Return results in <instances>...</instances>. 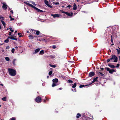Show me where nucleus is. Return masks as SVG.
Returning a JSON list of instances; mask_svg holds the SVG:
<instances>
[{
    "label": "nucleus",
    "instance_id": "f257e3e1",
    "mask_svg": "<svg viewBox=\"0 0 120 120\" xmlns=\"http://www.w3.org/2000/svg\"><path fill=\"white\" fill-rule=\"evenodd\" d=\"M24 3L26 4L27 5L29 6L30 7H31L32 8H34L38 12H43V11L40 10L38 8H37L35 7L34 6H33V5H32V4H30L28 3H27V2H24Z\"/></svg>",
    "mask_w": 120,
    "mask_h": 120
},
{
    "label": "nucleus",
    "instance_id": "f03ea898",
    "mask_svg": "<svg viewBox=\"0 0 120 120\" xmlns=\"http://www.w3.org/2000/svg\"><path fill=\"white\" fill-rule=\"evenodd\" d=\"M8 71L9 75L12 76H15L16 74V70L11 68H9Z\"/></svg>",
    "mask_w": 120,
    "mask_h": 120
},
{
    "label": "nucleus",
    "instance_id": "7ed1b4c3",
    "mask_svg": "<svg viewBox=\"0 0 120 120\" xmlns=\"http://www.w3.org/2000/svg\"><path fill=\"white\" fill-rule=\"evenodd\" d=\"M117 58L115 55H112V57L111 58V61L114 62H116L117 61Z\"/></svg>",
    "mask_w": 120,
    "mask_h": 120
},
{
    "label": "nucleus",
    "instance_id": "20e7f679",
    "mask_svg": "<svg viewBox=\"0 0 120 120\" xmlns=\"http://www.w3.org/2000/svg\"><path fill=\"white\" fill-rule=\"evenodd\" d=\"M105 69L107 71H109V73L111 74H112L113 72L115 71L113 69L111 70L108 68H106Z\"/></svg>",
    "mask_w": 120,
    "mask_h": 120
},
{
    "label": "nucleus",
    "instance_id": "39448f33",
    "mask_svg": "<svg viewBox=\"0 0 120 120\" xmlns=\"http://www.w3.org/2000/svg\"><path fill=\"white\" fill-rule=\"evenodd\" d=\"M41 98L39 97H37L35 99L36 101L38 103H39L41 102Z\"/></svg>",
    "mask_w": 120,
    "mask_h": 120
},
{
    "label": "nucleus",
    "instance_id": "423d86ee",
    "mask_svg": "<svg viewBox=\"0 0 120 120\" xmlns=\"http://www.w3.org/2000/svg\"><path fill=\"white\" fill-rule=\"evenodd\" d=\"M3 5L2 6V8L4 10H6L7 8V4L5 2H3L2 3Z\"/></svg>",
    "mask_w": 120,
    "mask_h": 120
},
{
    "label": "nucleus",
    "instance_id": "0eeeda50",
    "mask_svg": "<svg viewBox=\"0 0 120 120\" xmlns=\"http://www.w3.org/2000/svg\"><path fill=\"white\" fill-rule=\"evenodd\" d=\"M51 15L53 16V18H56L60 16V15L58 14H51Z\"/></svg>",
    "mask_w": 120,
    "mask_h": 120
},
{
    "label": "nucleus",
    "instance_id": "6e6552de",
    "mask_svg": "<svg viewBox=\"0 0 120 120\" xmlns=\"http://www.w3.org/2000/svg\"><path fill=\"white\" fill-rule=\"evenodd\" d=\"M40 50V48H38L36 49L35 50V51L33 52V53L34 54H35L38 53V52Z\"/></svg>",
    "mask_w": 120,
    "mask_h": 120
},
{
    "label": "nucleus",
    "instance_id": "1a4fd4ad",
    "mask_svg": "<svg viewBox=\"0 0 120 120\" xmlns=\"http://www.w3.org/2000/svg\"><path fill=\"white\" fill-rule=\"evenodd\" d=\"M94 75V73L93 72H90L89 74V77H91Z\"/></svg>",
    "mask_w": 120,
    "mask_h": 120
},
{
    "label": "nucleus",
    "instance_id": "9d476101",
    "mask_svg": "<svg viewBox=\"0 0 120 120\" xmlns=\"http://www.w3.org/2000/svg\"><path fill=\"white\" fill-rule=\"evenodd\" d=\"M15 36H14L13 37H9L8 38H10L12 40H17V39L16 38H15L14 37H15Z\"/></svg>",
    "mask_w": 120,
    "mask_h": 120
},
{
    "label": "nucleus",
    "instance_id": "9b49d317",
    "mask_svg": "<svg viewBox=\"0 0 120 120\" xmlns=\"http://www.w3.org/2000/svg\"><path fill=\"white\" fill-rule=\"evenodd\" d=\"M66 14L69 16H71L73 14V13L72 12H71V13H70L68 12H67L66 13Z\"/></svg>",
    "mask_w": 120,
    "mask_h": 120
},
{
    "label": "nucleus",
    "instance_id": "f8f14e48",
    "mask_svg": "<svg viewBox=\"0 0 120 120\" xmlns=\"http://www.w3.org/2000/svg\"><path fill=\"white\" fill-rule=\"evenodd\" d=\"M52 81L53 82L56 83L58 82V79L57 78H56L52 80Z\"/></svg>",
    "mask_w": 120,
    "mask_h": 120
},
{
    "label": "nucleus",
    "instance_id": "ddd939ff",
    "mask_svg": "<svg viewBox=\"0 0 120 120\" xmlns=\"http://www.w3.org/2000/svg\"><path fill=\"white\" fill-rule=\"evenodd\" d=\"M108 66H109L110 68H114L115 67L113 65L108 64Z\"/></svg>",
    "mask_w": 120,
    "mask_h": 120
},
{
    "label": "nucleus",
    "instance_id": "4468645a",
    "mask_svg": "<svg viewBox=\"0 0 120 120\" xmlns=\"http://www.w3.org/2000/svg\"><path fill=\"white\" fill-rule=\"evenodd\" d=\"M76 5L75 4H74L73 5V9L74 10H76L77 9Z\"/></svg>",
    "mask_w": 120,
    "mask_h": 120
},
{
    "label": "nucleus",
    "instance_id": "2eb2a0df",
    "mask_svg": "<svg viewBox=\"0 0 120 120\" xmlns=\"http://www.w3.org/2000/svg\"><path fill=\"white\" fill-rule=\"evenodd\" d=\"M119 49H116V50L117 51V54H119L120 53V48L118 47Z\"/></svg>",
    "mask_w": 120,
    "mask_h": 120
},
{
    "label": "nucleus",
    "instance_id": "dca6fc26",
    "mask_svg": "<svg viewBox=\"0 0 120 120\" xmlns=\"http://www.w3.org/2000/svg\"><path fill=\"white\" fill-rule=\"evenodd\" d=\"M29 37V39H33L34 38V36L31 35H30Z\"/></svg>",
    "mask_w": 120,
    "mask_h": 120
},
{
    "label": "nucleus",
    "instance_id": "f3484780",
    "mask_svg": "<svg viewBox=\"0 0 120 120\" xmlns=\"http://www.w3.org/2000/svg\"><path fill=\"white\" fill-rule=\"evenodd\" d=\"M44 2L45 4L47 5L49 4L47 0H44Z\"/></svg>",
    "mask_w": 120,
    "mask_h": 120
},
{
    "label": "nucleus",
    "instance_id": "a211bd4d",
    "mask_svg": "<svg viewBox=\"0 0 120 120\" xmlns=\"http://www.w3.org/2000/svg\"><path fill=\"white\" fill-rule=\"evenodd\" d=\"M98 74L99 75L101 76H103L104 75V74L102 73L101 72H99V73H98Z\"/></svg>",
    "mask_w": 120,
    "mask_h": 120
},
{
    "label": "nucleus",
    "instance_id": "6ab92c4d",
    "mask_svg": "<svg viewBox=\"0 0 120 120\" xmlns=\"http://www.w3.org/2000/svg\"><path fill=\"white\" fill-rule=\"evenodd\" d=\"M44 53V52L43 50H42L40 51L39 53L42 55Z\"/></svg>",
    "mask_w": 120,
    "mask_h": 120
},
{
    "label": "nucleus",
    "instance_id": "aec40b11",
    "mask_svg": "<svg viewBox=\"0 0 120 120\" xmlns=\"http://www.w3.org/2000/svg\"><path fill=\"white\" fill-rule=\"evenodd\" d=\"M76 86V83H75L72 86V87L73 88H75Z\"/></svg>",
    "mask_w": 120,
    "mask_h": 120
},
{
    "label": "nucleus",
    "instance_id": "412c9836",
    "mask_svg": "<svg viewBox=\"0 0 120 120\" xmlns=\"http://www.w3.org/2000/svg\"><path fill=\"white\" fill-rule=\"evenodd\" d=\"M57 85L56 83H55V82H53L52 83V87H54L55 86H56Z\"/></svg>",
    "mask_w": 120,
    "mask_h": 120
},
{
    "label": "nucleus",
    "instance_id": "4be33fe9",
    "mask_svg": "<svg viewBox=\"0 0 120 120\" xmlns=\"http://www.w3.org/2000/svg\"><path fill=\"white\" fill-rule=\"evenodd\" d=\"M81 116V115L79 113H78L77 114V116H76V117L77 118H79V117Z\"/></svg>",
    "mask_w": 120,
    "mask_h": 120
},
{
    "label": "nucleus",
    "instance_id": "5701e85b",
    "mask_svg": "<svg viewBox=\"0 0 120 120\" xmlns=\"http://www.w3.org/2000/svg\"><path fill=\"white\" fill-rule=\"evenodd\" d=\"M1 22L2 23V24L4 26V27H5L6 24H5V23L4 22V21H2V20H1Z\"/></svg>",
    "mask_w": 120,
    "mask_h": 120
},
{
    "label": "nucleus",
    "instance_id": "b1692460",
    "mask_svg": "<svg viewBox=\"0 0 120 120\" xmlns=\"http://www.w3.org/2000/svg\"><path fill=\"white\" fill-rule=\"evenodd\" d=\"M53 4V5H59V2H53L52 3Z\"/></svg>",
    "mask_w": 120,
    "mask_h": 120
},
{
    "label": "nucleus",
    "instance_id": "393cba45",
    "mask_svg": "<svg viewBox=\"0 0 120 120\" xmlns=\"http://www.w3.org/2000/svg\"><path fill=\"white\" fill-rule=\"evenodd\" d=\"M49 65L51 67L55 68L56 67V66L55 65L49 64Z\"/></svg>",
    "mask_w": 120,
    "mask_h": 120
},
{
    "label": "nucleus",
    "instance_id": "a878e982",
    "mask_svg": "<svg viewBox=\"0 0 120 120\" xmlns=\"http://www.w3.org/2000/svg\"><path fill=\"white\" fill-rule=\"evenodd\" d=\"M34 32V33H35V31L33 30H32V29H31L30 31V33L31 34L33 32Z\"/></svg>",
    "mask_w": 120,
    "mask_h": 120
},
{
    "label": "nucleus",
    "instance_id": "bb28decb",
    "mask_svg": "<svg viewBox=\"0 0 120 120\" xmlns=\"http://www.w3.org/2000/svg\"><path fill=\"white\" fill-rule=\"evenodd\" d=\"M9 40L8 39H7L6 40H4V42H5L6 43H8L9 42Z\"/></svg>",
    "mask_w": 120,
    "mask_h": 120
},
{
    "label": "nucleus",
    "instance_id": "cd10ccee",
    "mask_svg": "<svg viewBox=\"0 0 120 120\" xmlns=\"http://www.w3.org/2000/svg\"><path fill=\"white\" fill-rule=\"evenodd\" d=\"M5 58L6 60L7 61H8L10 60L9 58L8 57H6Z\"/></svg>",
    "mask_w": 120,
    "mask_h": 120
},
{
    "label": "nucleus",
    "instance_id": "c85d7f7f",
    "mask_svg": "<svg viewBox=\"0 0 120 120\" xmlns=\"http://www.w3.org/2000/svg\"><path fill=\"white\" fill-rule=\"evenodd\" d=\"M2 99V100L4 101H5L6 100V98L5 97L3 98Z\"/></svg>",
    "mask_w": 120,
    "mask_h": 120
},
{
    "label": "nucleus",
    "instance_id": "c756f323",
    "mask_svg": "<svg viewBox=\"0 0 120 120\" xmlns=\"http://www.w3.org/2000/svg\"><path fill=\"white\" fill-rule=\"evenodd\" d=\"M10 120H16V118L14 117H13L10 119Z\"/></svg>",
    "mask_w": 120,
    "mask_h": 120
},
{
    "label": "nucleus",
    "instance_id": "7c9ffc66",
    "mask_svg": "<svg viewBox=\"0 0 120 120\" xmlns=\"http://www.w3.org/2000/svg\"><path fill=\"white\" fill-rule=\"evenodd\" d=\"M15 51V49L14 48L12 49L11 50V52L12 53H14Z\"/></svg>",
    "mask_w": 120,
    "mask_h": 120
},
{
    "label": "nucleus",
    "instance_id": "2f4dec72",
    "mask_svg": "<svg viewBox=\"0 0 120 120\" xmlns=\"http://www.w3.org/2000/svg\"><path fill=\"white\" fill-rule=\"evenodd\" d=\"M98 77H96L95 78H94V81H97V79L98 78Z\"/></svg>",
    "mask_w": 120,
    "mask_h": 120
},
{
    "label": "nucleus",
    "instance_id": "473e14b6",
    "mask_svg": "<svg viewBox=\"0 0 120 120\" xmlns=\"http://www.w3.org/2000/svg\"><path fill=\"white\" fill-rule=\"evenodd\" d=\"M40 34V32L39 31H37L36 32V34L37 35H38Z\"/></svg>",
    "mask_w": 120,
    "mask_h": 120
},
{
    "label": "nucleus",
    "instance_id": "72a5a7b5",
    "mask_svg": "<svg viewBox=\"0 0 120 120\" xmlns=\"http://www.w3.org/2000/svg\"><path fill=\"white\" fill-rule=\"evenodd\" d=\"M9 18H10V20L11 21L14 20V18H12L11 16L10 15V16Z\"/></svg>",
    "mask_w": 120,
    "mask_h": 120
},
{
    "label": "nucleus",
    "instance_id": "f704fd0d",
    "mask_svg": "<svg viewBox=\"0 0 120 120\" xmlns=\"http://www.w3.org/2000/svg\"><path fill=\"white\" fill-rule=\"evenodd\" d=\"M87 86L86 85L85 86ZM85 86L84 85H81L79 87L80 88H82L83 87H84Z\"/></svg>",
    "mask_w": 120,
    "mask_h": 120
},
{
    "label": "nucleus",
    "instance_id": "c9c22d12",
    "mask_svg": "<svg viewBox=\"0 0 120 120\" xmlns=\"http://www.w3.org/2000/svg\"><path fill=\"white\" fill-rule=\"evenodd\" d=\"M68 82L69 83H73V81H71V80L70 79L68 80Z\"/></svg>",
    "mask_w": 120,
    "mask_h": 120
},
{
    "label": "nucleus",
    "instance_id": "e433bc0d",
    "mask_svg": "<svg viewBox=\"0 0 120 120\" xmlns=\"http://www.w3.org/2000/svg\"><path fill=\"white\" fill-rule=\"evenodd\" d=\"M16 60L15 59H14L13 60V63L14 65H15V61Z\"/></svg>",
    "mask_w": 120,
    "mask_h": 120
},
{
    "label": "nucleus",
    "instance_id": "4c0bfd02",
    "mask_svg": "<svg viewBox=\"0 0 120 120\" xmlns=\"http://www.w3.org/2000/svg\"><path fill=\"white\" fill-rule=\"evenodd\" d=\"M9 29L12 32H13L14 31V30H13L12 29V28L10 27L9 28Z\"/></svg>",
    "mask_w": 120,
    "mask_h": 120
},
{
    "label": "nucleus",
    "instance_id": "58836bf2",
    "mask_svg": "<svg viewBox=\"0 0 120 120\" xmlns=\"http://www.w3.org/2000/svg\"><path fill=\"white\" fill-rule=\"evenodd\" d=\"M60 11H61V13H62L65 14H66V13L67 12H65L64 11H63V10H61Z\"/></svg>",
    "mask_w": 120,
    "mask_h": 120
},
{
    "label": "nucleus",
    "instance_id": "ea45409f",
    "mask_svg": "<svg viewBox=\"0 0 120 120\" xmlns=\"http://www.w3.org/2000/svg\"><path fill=\"white\" fill-rule=\"evenodd\" d=\"M47 6L50 8H52V7L51 5L49 4L47 5Z\"/></svg>",
    "mask_w": 120,
    "mask_h": 120
},
{
    "label": "nucleus",
    "instance_id": "a19ab883",
    "mask_svg": "<svg viewBox=\"0 0 120 120\" xmlns=\"http://www.w3.org/2000/svg\"><path fill=\"white\" fill-rule=\"evenodd\" d=\"M47 6L50 8H52V7L51 5L49 4L47 5Z\"/></svg>",
    "mask_w": 120,
    "mask_h": 120
},
{
    "label": "nucleus",
    "instance_id": "79ce46f5",
    "mask_svg": "<svg viewBox=\"0 0 120 120\" xmlns=\"http://www.w3.org/2000/svg\"><path fill=\"white\" fill-rule=\"evenodd\" d=\"M111 60V58H110V59H109L107 60V62H109Z\"/></svg>",
    "mask_w": 120,
    "mask_h": 120
},
{
    "label": "nucleus",
    "instance_id": "37998d69",
    "mask_svg": "<svg viewBox=\"0 0 120 120\" xmlns=\"http://www.w3.org/2000/svg\"><path fill=\"white\" fill-rule=\"evenodd\" d=\"M52 74V72L51 71H49V75H51Z\"/></svg>",
    "mask_w": 120,
    "mask_h": 120
},
{
    "label": "nucleus",
    "instance_id": "c03bdc74",
    "mask_svg": "<svg viewBox=\"0 0 120 120\" xmlns=\"http://www.w3.org/2000/svg\"><path fill=\"white\" fill-rule=\"evenodd\" d=\"M50 57L51 58H55V56H54L51 55L50 56Z\"/></svg>",
    "mask_w": 120,
    "mask_h": 120
},
{
    "label": "nucleus",
    "instance_id": "a18cd8bd",
    "mask_svg": "<svg viewBox=\"0 0 120 120\" xmlns=\"http://www.w3.org/2000/svg\"><path fill=\"white\" fill-rule=\"evenodd\" d=\"M71 7V6L70 5H69L68 6L66 7V8H69Z\"/></svg>",
    "mask_w": 120,
    "mask_h": 120
},
{
    "label": "nucleus",
    "instance_id": "49530a36",
    "mask_svg": "<svg viewBox=\"0 0 120 120\" xmlns=\"http://www.w3.org/2000/svg\"><path fill=\"white\" fill-rule=\"evenodd\" d=\"M52 48L53 49H55L56 48V46L55 45H53L52 46Z\"/></svg>",
    "mask_w": 120,
    "mask_h": 120
},
{
    "label": "nucleus",
    "instance_id": "de8ad7c7",
    "mask_svg": "<svg viewBox=\"0 0 120 120\" xmlns=\"http://www.w3.org/2000/svg\"><path fill=\"white\" fill-rule=\"evenodd\" d=\"M119 65H120V64H117V65H116V67L117 68V67H119Z\"/></svg>",
    "mask_w": 120,
    "mask_h": 120
},
{
    "label": "nucleus",
    "instance_id": "09e8293b",
    "mask_svg": "<svg viewBox=\"0 0 120 120\" xmlns=\"http://www.w3.org/2000/svg\"><path fill=\"white\" fill-rule=\"evenodd\" d=\"M9 46H7L6 47V49H8L9 48Z\"/></svg>",
    "mask_w": 120,
    "mask_h": 120
},
{
    "label": "nucleus",
    "instance_id": "8fccbe9b",
    "mask_svg": "<svg viewBox=\"0 0 120 120\" xmlns=\"http://www.w3.org/2000/svg\"><path fill=\"white\" fill-rule=\"evenodd\" d=\"M32 4H33L34 5H35V4L34 2H33Z\"/></svg>",
    "mask_w": 120,
    "mask_h": 120
},
{
    "label": "nucleus",
    "instance_id": "3c124183",
    "mask_svg": "<svg viewBox=\"0 0 120 120\" xmlns=\"http://www.w3.org/2000/svg\"><path fill=\"white\" fill-rule=\"evenodd\" d=\"M9 35H11V32H10L9 33Z\"/></svg>",
    "mask_w": 120,
    "mask_h": 120
},
{
    "label": "nucleus",
    "instance_id": "603ef678",
    "mask_svg": "<svg viewBox=\"0 0 120 120\" xmlns=\"http://www.w3.org/2000/svg\"><path fill=\"white\" fill-rule=\"evenodd\" d=\"M11 12L12 14L13 13V11L12 10H11L10 11Z\"/></svg>",
    "mask_w": 120,
    "mask_h": 120
},
{
    "label": "nucleus",
    "instance_id": "864d4df0",
    "mask_svg": "<svg viewBox=\"0 0 120 120\" xmlns=\"http://www.w3.org/2000/svg\"><path fill=\"white\" fill-rule=\"evenodd\" d=\"M15 48L17 49H18V47L17 46H16L15 47Z\"/></svg>",
    "mask_w": 120,
    "mask_h": 120
},
{
    "label": "nucleus",
    "instance_id": "5fc2aeb1",
    "mask_svg": "<svg viewBox=\"0 0 120 120\" xmlns=\"http://www.w3.org/2000/svg\"><path fill=\"white\" fill-rule=\"evenodd\" d=\"M111 42H112V43H113V41L112 40V39H111Z\"/></svg>",
    "mask_w": 120,
    "mask_h": 120
},
{
    "label": "nucleus",
    "instance_id": "6e6d98bb",
    "mask_svg": "<svg viewBox=\"0 0 120 120\" xmlns=\"http://www.w3.org/2000/svg\"><path fill=\"white\" fill-rule=\"evenodd\" d=\"M95 81H94V80H93V81H92V82L91 83H94V82H95Z\"/></svg>",
    "mask_w": 120,
    "mask_h": 120
},
{
    "label": "nucleus",
    "instance_id": "4d7b16f0",
    "mask_svg": "<svg viewBox=\"0 0 120 120\" xmlns=\"http://www.w3.org/2000/svg\"><path fill=\"white\" fill-rule=\"evenodd\" d=\"M111 39H112V35H111Z\"/></svg>",
    "mask_w": 120,
    "mask_h": 120
},
{
    "label": "nucleus",
    "instance_id": "13d9d810",
    "mask_svg": "<svg viewBox=\"0 0 120 120\" xmlns=\"http://www.w3.org/2000/svg\"><path fill=\"white\" fill-rule=\"evenodd\" d=\"M119 60L120 61V56H119Z\"/></svg>",
    "mask_w": 120,
    "mask_h": 120
},
{
    "label": "nucleus",
    "instance_id": "bf43d9fd",
    "mask_svg": "<svg viewBox=\"0 0 120 120\" xmlns=\"http://www.w3.org/2000/svg\"><path fill=\"white\" fill-rule=\"evenodd\" d=\"M101 69L102 70H103V68H101Z\"/></svg>",
    "mask_w": 120,
    "mask_h": 120
},
{
    "label": "nucleus",
    "instance_id": "052dcab7",
    "mask_svg": "<svg viewBox=\"0 0 120 120\" xmlns=\"http://www.w3.org/2000/svg\"><path fill=\"white\" fill-rule=\"evenodd\" d=\"M20 34H21L20 33H19L18 34V35H20Z\"/></svg>",
    "mask_w": 120,
    "mask_h": 120
},
{
    "label": "nucleus",
    "instance_id": "680f3d73",
    "mask_svg": "<svg viewBox=\"0 0 120 120\" xmlns=\"http://www.w3.org/2000/svg\"><path fill=\"white\" fill-rule=\"evenodd\" d=\"M62 89V88H59V89L60 90H61Z\"/></svg>",
    "mask_w": 120,
    "mask_h": 120
},
{
    "label": "nucleus",
    "instance_id": "e2e57ef3",
    "mask_svg": "<svg viewBox=\"0 0 120 120\" xmlns=\"http://www.w3.org/2000/svg\"><path fill=\"white\" fill-rule=\"evenodd\" d=\"M17 32V31L16 30L15 31V33H16Z\"/></svg>",
    "mask_w": 120,
    "mask_h": 120
},
{
    "label": "nucleus",
    "instance_id": "0e129e2a",
    "mask_svg": "<svg viewBox=\"0 0 120 120\" xmlns=\"http://www.w3.org/2000/svg\"><path fill=\"white\" fill-rule=\"evenodd\" d=\"M19 37H22V36L21 35H19Z\"/></svg>",
    "mask_w": 120,
    "mask_h": 120
},
{
    "label": "nucleus",
    "instance_id": "69168bd1",
    "mask_svg": "<svg viewBox=\"0 0 120 120\" xmlns=\"http://www.w3.org/2000/svg\"><path fill=\"white\" fill-rule=\"evenodd\" d=\"M27 33H29V31H27Z\"/></svg>",
    "mask_w": 120,
    "mask_h": 120
},
{
    "label": "nucleus",
    "instance_id": "338daca9",
    "mask_svg": "<svg viewBox=\"0 0 120 120\" xmlns=\"http://www.w3.org/2000/svg\"><path fill=\"white\" fill-rule=\"evenodd\" d=\"M45 100H44V102H45Z\"/></svg>",
    "mask_w": 120,
    "mask_h": 120
},
{
    "label": "nucleus",
    "instance_id": "774afa93",
    "mask_svg": "<svg viewBox=\"0 0 120 120\" xmlns=\"http://www.w3.org/2000/svg\"><path fill=\"white\" fill-rule=\"evenodd\" d=\"M77 0L78 2L79 1V0Z\"/></svg>",
    "mask_w": 120,
    "mask_h": 120
}]
</instances>
